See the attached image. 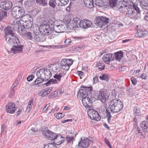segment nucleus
<instances>
[{
    "instance_id": "obj_1",
    "label": "nucleus",
    "mask_w": 148,
    "mask_h": 148,
    "mask_svg": "<svg viewBox=\"0 0 148 148\" xmlns=\"http://www.w3.org/2000/svg\"><path fill=\"white\" fill-rule=\"evenodd\" d=\"M4 32L6 41L12 47L11 49V52L14 54L22 53L23 46L21 45L20 42L18 38L14 35L12 28L9 27H6Z\"/></svg>"
},
{
    "instance_id": "obj_2",
    "label": "nucleus",
    "mask_w": 148,
    "mask_h": 148,
    "mask_svg": "<svg viewBox=\"0 0 148 148\" xmlns=\"http://www.w3.org/2000/svg\"><path fill=\"white\" fill-rule=\"evenodd\" d=\"M109 107L111 112L117 113L123 109V105L120 100L116 98L110 101Z\"/></svg>"
},
{
    "instance_id": "obj_3",
    "label": "nucleus",
    "mask_w": 148,
    "mask_h": 148,
    "mask_svg": "<svg viewBox=\"0 0 148 148\" xmlns=\"http://www.w3.org/2000/svg\"><path fill=\"white\" fill-rule=\"evenodd\" d=\"M36 75L37 78L32 84V86L37 85V86H39L41 85L45 84V83L42 84V82L44 81H47L46 77L44 72V69H40L36 73Z\"/></svg>"
},
{
    "instance_id": "obj_4",
    "label": "nucleus",
    "mask_w": 148,
    "mask_h": 148,
    "mask_svg": "<svg viewBox=\"0 0 148 148\" xmlns=\"http://www.w3.org/2000/svg\"><path fill=\"white\" fill-rule=\"evenodd\" d=\"M135 11L138 14H140L141 11L138 6L131 5L130 3L128 5L127 11L126 13V15L132 19L135 18L136 16Z\"/></svg>"
},
{
    "instance_id": "obj_5",
    "label": "nucleus",
    "mask_w": 148,
    "mask_h": 148,
    "mask_svg": "<svg viewBox=\"0 0 148 148\" xmlns=\"http://www.w3.org/2000/svg\"><path fill=\"white\" fill-rule=\"evenodd\" d=\"M92 87H81V88L78 92V97L83 98L88 96V94L92 93Z\"/></svg>"
},
{
    "instance_id": "obj_6",
    "label": "nucleus",
    "mask_w": 148,
    "mask_h": 148,
    "mask_svg": "<svg viewBox=\"0 0 148 148\" xmlns=\"http://www.w3.org/2000/svg\"><path fill=\"white\" fill-rule=\"evenodd\" d=\"M50 25L44 24L41 25L39 29L40 33L44 34L45 36L52 34L53 33V27Z\"/></svg>"
},
{
    "instance_id": "obj_7",
    "label": "nucleus",
    "mask_w": 148,
    "mask_h": 148,
    "mask_svg": "<svg viewBox=\"0 0 148 148\" xmlns=\"http://www.w3.org/2000/svg\"><path fill=\"white\" fill-rule=\"evenodd\" d=\"M94 99V97L91 93L89 94L88 96L84 97L82 99V101L83 105L87 108H90L92 106L91 101Z\"/></svg>"
},
{
    "instance_id": "obj_8",
    "label": "nucleus",
    "mask_w": 148,
    "mask_h": 148,
    "mask_svg": "<svg viewBox=\"0 0 148 148\" xmlns=\"http://www.w3.org/2000/svg\"><path fill=\"white\" fill-rule=\"evenodd\" d=\"M110 19L108 18L103 16H99L95 20V24L99 27H102L103 25H104L109 23Z\"/></svg>"
},
{
    "instance_id": "obj_9",
    "label": "nucleus",
    "mask_w": 148,
    "mask_h": 148,
    "mask_svg": "<svg viewBox=\"0 0 148 148\" xmlns=\"http://www.w3.org/2000/svg\"><path fill=\"white\" fill-rule=\"evenodd\" d=\"M88 114L90 118L96 121H99L101 119V117L98 112L95 110L92 109L88 112Z\"/></svg>"
},
{
    "instance_id": "obj_10",
    "label": "nucleus",
    "mask_w": 148,
    "mask_h": 148,
    "mask_svg": "<svg viewBox=\"0 0 148 148\" xmlns=\"http://www.w3.org/2000/svg\"><path fill=\"white\" fill-rule=\"evenodd\" d=\"M73 63L72 59H63L60 63L61 68L66 71H67L69 69L70 66Z\"/></svg>"
},
{
    "instance_id": "obj_11",
    "label": "nucleus",
    "mask_w": 148,
    "mask_h": 148,
    "mask_svg": "<svg viewBox=\"0 0 148 148\" xmlns=\"http://www.w3.org/2000/svg\"><path fill=\"white\" fill-rule=\"evenodd\" d=\"M34 32L35 41L38 42H43L46 40L47 37L44 34L40 33V34L38 32L34 31Z\"/></svg>"
},
{
    "instance_id": "obj_12",
    "label": "nucleus",
    "mask_w": 148,
    "mask_h": 148,
    "mask_svg": "<svg viewBox=\"0 0 148 148\" xmlns=\"http://www.w3.org/2000/svg\"><path fill=\"white\" fill-rule=\"evenodd\" d=\"M43 134L45 136L46 138L48 140H54L55 136L56 134L49 130H45L43 132Z\"/></svg>"
},
{
    "instance_id": "obj_13",
    "label": "nucleus",
    "mask_w": 148,
    "mask_h": 148,
    "mask_svg": "<svg viewBox=\"0 0 148 148\" xmlns=\"http://www.w3.org/2000/svg\"><path fill=\"white\" fill-rule=\"evenodd\" d=\"M99 93V95L98 97L99 99L102 102H105L108 99L109 95L107 94L106 91L103 90H101Z\"/></svg>"
},
{
    "instance_id": "obj_14",
    "label": "nucleus",
    "mask_w": 148,
    "mask_h": 148,
    "mask_svg": "<svg viewBox=\"0 0 148 148\" xmlns=\"http://www.w3.org/2000/svg\"><path fill=\"white\" fill-rule=\"evenodd\" d=\"M92 25V23L87 20H83L80 21L79 24V26L85 29L90 27Z\"/></svg>"
},
{
    "instance_id": "obj_15",
    "label": "nucleus",
    "mask_w": 148,
    "mask_h": 148,
    "mask_svg": "<svg viewBox=\"0 0 148 148\" xmlns=\"http://www.w3.org/2000/svg\"><path fill=\"white\" fill-rule=\"evenodd\" d=\"M6 111L10 114L14 112L16 109L15 104L12 102H9L5 106Z\"/></svg>"
},
{
    "instance_id": "obj_16",
    "label": "nucleus",
    "mask_w": 148,
    "mask_h": 148,
    "mask_svg": "<svg viewBox=\"0 0 148 148\" xmlns=\"http://www.w3.org/2000/svg\"><path fill=\"white\" fill-rule=\"evenodd\" d=\"M130 4V3L128 0L123 1H122V5L119 8V10L121 12L123 13L126 15V13L127 11L128 5Z\"/></svg>"
},
{
    "instance_id": "obj_17",
    "label": "nucleus",
    "mask_w": 148,
    "mask_h": 148,
    "mask_svg": "<svg viewBox=\"0 0 148 148\" xmlns=\"http://www.w3.org/2000/svg\"><path fill=\"white\" fill-rule=\"evenodd\" d=\"M113 54L107 53L104 55L102 58L103 61L107 64H109L111 61H113L114 60V58L112 57Z\"/></svg>"
},
{
    "instance_id": "obj_18",
    "label": "nucleus",
    "mask_w": 148,
    "mask_h": 148,
    "mask_svg": "<svg viewBox=\"0 0 148 148\" xmlns=\"http://www.w3.org/2000/svg\"><path fill=\"white\" fill-rule=\"evenodd\" d=\"M12 6V3L11 2L6 0L4 2L1 3V8L3 10H8L11 8Z\"/></svg>"
},
{
    "instance_id": "obj_19",
    "label": "nucleus",
    "mask_w": 148,
    "mask_h": 148,
    "mask_svg": "<svg viewBox=\"0 0 148 148\" xmlns=\"http://www.w3.org/2000/svg\"><path fill=\"white\" fill-rule=\"evenodd\" d=\"M54 140H55L53 143L56 145H59L62 143L64 141L65 138L60 135H57L55 136Z\"/></svg>"
},
{
    "instance_id": "obj_20",
    "label": "nucleus",
    "mask_w": 148,
    "mask_h": 148,
    "mask_svg": "<svg viewBox=\"0 0 148 148\" xmlns=\"http://www.w3.org/2000/svg\"><path fill=\"white\" fill-rule=\"evenodd\" d=\"M61 65L60 63H55L50 66L49 68L50 70L54 72H57L61 69Z\"/></svg>"
},
{
    "instance_id": "obj_21",
    "label": "nucleus",
    "mask_w": 148,
    "mask_h": 148,
    "mask_svg": "<svg viewBox=\"0 0 148 148\" xmlns=\"http://www.w3.org/2000/svg\"><path fill=\"white\" fill-rule=\"evenodd\" d=\"M80 21V20L79 18H73L72 22L70 24V26L73 28L78 27Z\"/></svg>"
},
{
    "instance_id": "obj_22",
    "label": "nucleus",
    "mask_w": 148,
    "mask_h": 148,
    "mask_svg": "<svg viewBox=\"0 0 148 148\" xmlns=\"http://www.w3.org/2000/svg\"><path fill=\"white\" fill-rule=\"evenodd\" d=\"M53 33L54 31L58 33H61L64 32V29L63 26L62 25H56L54 27H53Z\"/></svg>"
},
{
    "instance_id": "obj_23",
    "label": "nucleus",
    "mask_w": 148,
    "mask_h": 148,
    "mask_svg": "<svg viewBox=\"0 0 148 148\" xmlns=\"http://www.w3.org/2000/svg\"><path fill=\"white\" fill-rule=\"evenodd\" d=\"M18 6H15L13 7L11 10V14L12 16L14 18H18L19 16L18 10Z\"/></svg>"
},
{
    "instance_id": "obj_24",
    "label": "nucleus",
    "mask_w": 148,
    "mask_h": 148,
    "mask_svg": "<svg viewBox=\"0 0 148 148\" xmlns=\"http://www.w3.org/2000/svg\"><path fill=\"white\" fill-rule=\"evenodd\" d=\"M147 34V31L145 30H143L139 29L136 33L135 36L137 37L141 38L146 36Z\"/></svg>"
},
{
    "instance_id": "obj_25",
    "label": "nucleus",
    "mask_w": 148,
    "mask_h": 148,
    "mask_svg": "<svg viewBox=\"0 0 148 148\" xmlns=\"http://www.w3.org/2000/svg\"><path fill=\"white\" fill-rule=\"evenodd\" d=\"M84 5L87 7L92 8L94 7L93 0H84Z\"/></svg>"
},
{
    "instance_id": "obj_26",
    "label": "nucleus",
    "mask_w": 148,
    "mask_h": 148,
    "mask_svg": "<svg viewBox=\"0 0 148 148\" xmlns=\"http://www.w3.org/2000/svg\"><path fill=\"white\" fill-rule=\"evenodd\" d=\"M140 126L144 132L148 133V123L147 121H142L140 124Z\"/></svg>"
},
{
    "instance_id": "obj_27",
    "label": "nucleus",
    "mask_w": 148,
    "mask_h": 148,
    "mask_svg": "<svg viewBox=\"0 0 148 148\" xmlns=\"http://www.w3.org/2000/svg\"><path fill=\"white\" fill-rule=\"evenodd\" d=\"M140 3L142 9L145 10L148 9V0H140Z\"/></svg>"
},
{
    "instance_id": "obj_28",
    "label": "nucleus",
    "mask_w": 148,
    "mask_h": 148,
    "mask_svg": "<svg viewBox=\"0 0 148 148\" xmlns=\"http://www.w3.org/2000/svg\"><path fill=\"white\" fill-rule=\"evenodd\" d=\"M123 56V53L121 51L115 53L114 54H113V55L114 56H115V58L116 60L119 61L121 60Z\"/></svg>"
},
{
    "instance_id": "obj_29",
    "label": "nucleus",
    "mask_w": 148,
    "mask_h": 148,
    "mask_svg": "<svg viewBox=\"0 0 148 148\" xmlns=\"http://www.w3.org/2000/svg\"><path fill=\"white\" fill-rule=\"evenodd\" d=\"M44 72L47 80L51 76L52 73L47 68L44 69Z\"/></svg>"
},
{
    "instance_id": "obj_30",
    "label": "nucleus",
    "mask_w": 148,
    "mask_h": 148,
    "mask_svg": "<svg viewBox=\"0 0 148 148\" xmlns=\"http://www.w3.org/2000/svg\"><path fill=\"white\" fill-rule=\"evenodd\" d=\"M36 1L37 4L42 6H47L48 5V1L46 0H36Z\"/></svg>"
},
{
    "instance_id": "obj_31",
    "label": "nucleus",
    "mask_w": 148,
    "mask_h": 148,
    "mask_svg": "<svg viewBox=\"0 0 148 148\" xmlns=\"http://www.w3.org/2000/svg\"><path fill=\"white\" fill-rule=\"evenodd\" d=\"M31 19H33V18L32 17V16L29 14H24L21 18L22 21L25 22L29 21V20H31Z\"/></svg>"
},
{
    "instance_id": "obj_32",
    "label": "nucleus",
    "mask_w": 148,
    "mask_h": 148,
    "mask_svg": "<svg viewBox=\"0 0 148 148\" xmlns=\"http://www.w3.org/2000/svg\"><path fill=\"white\" fill-rule=\"evenodd\" d=\"M7 16V12L2 10H0V21Z\"/></svg>"
},
{
    "instance_id": "obj_33",
    "label": "nucleus",
    "mask_w": 148,
    "mask_h": 148,
    "mask_svg": "<svg viewBox=\"0 0 148 148\" xmlns=\"http://www.w3.org/2000/svg\"><path fill=\"white\" fill-rule=\"evenodd\" d=\"M22 34L27 39L32 40L33 38L31 32H27L26 33H22Z\"/></svg>"
},
{
    "instance_id": "obj_34",
    "label": "nucleus",
    "mask_w": 148,
    "mask_h": 148,
    "mask_svg": "<svg viewBox=\"0 0 148 148\" xmlns=\"http://www.w3.org/2000/svg\"><path fill=\"white\" fill-rule=\"evenodd\" d=\"M18 10L19 18H21L25 14V12L23 8H21L18 6Z\"/></svg>"
},
{
    "instance_id": "obj_35",
    "label": "nucleus",
    "mask_w": 148,
    "mask_h": 148,
    "mask_svg": "<svg viewBox=\"0 0 148 148\" xmlns=\"http://www.w3.org/2000/svg\"><path fill=\"white\" fill-rule=\"evenodd\" d=\"M59 82L57 79H50L47 82L45 83V84L47 86H48V85L50 84L51 83L52 84H55L58 83Z\"/></svg>"
},
{
    "instance_id": "obj_36",
    "label": "nucleus",
    "mask_w": 148,
    "mask_h": 148,
    "mask_svg": "<svg viewBox=\"0 0 148 148\" xmlns=\"http://www.w3.org/2000/svg\"><path fill=\"white\" fill-rule=\"evenodd\" d=\"M58 92H60V91H55L51 93L49 96V99H53L55 97H57L58 95Z\"/></svg>"
},
{
    "instance_id": "obj_37",
    "label": "nucleus",
    "mask_w": 148,
    "mask_h": 148,
    "mask_svg": "<svg viewBox=\"0 0 148 148\" xmlns=\"http://www.w3.org/2000/svg\"><path fill=\"white\" fill-rule=\"evenodd\" d=\"M99 78L100 79L105 80L106 82L109 81V76L105 74L101 75V76H100Z\"/></svg>"
},
{
    "instance_id": "obj_38",
    "label": "nucleus",
    "mask_w": 148,
    "mask_h": 148,
    "mask_svg": "<svg viewBox=\"0 0 148 148\" xmlns=\"http://www.w3.org/2000/svg\"><path fill=\"white\" fill-rule=\"evenodd\" d=\"M29 20V21H27L25 22V26L28 28H30L32 27L33 23V19Z\"/></svg>"
},
{
    "instance_id": "obj_39",
    "label": "nucleus",
    "mask_w": 148,
    "mask_h": 148,
    "mask_svg": "<svg viewBox=\"0 0 148 148\" xmlns=\"http://www.w3.org/2000/svg\"><path fill=\"white\" fill-rule=\"evenodd\" d=\"M63 76V73H60L59 74L57 73L55 74L53 76V77L55 79H57L58 82H60L61 77Z\"/></svg>"
},
{
    "instance_id": "obj_40",
    "label": "nucleus",
    "mask_w": 148,
    "mask_h": 148,
    "mask_svg": "<svg viewBox=\"0 0 148 148\" xmlns=\"http://www.w3.org/2000/svg\"><path fill=\"white\" fill-rule=\"evenodd\" d=\"M44 148H57V147L55 143H49L47 145H45Z\"/></svg>"
},
{
    "instance_id": "obj_41",
    "label": "nucleus",
    "mask_w": 148,
    "mask_h": 148,
    "mask_svg": "<svg viewBox=\"0 0 148 148\" xmlns=\"http://www.w3.org/2000/svg\"><path fill=\"white\" fill-rule=\"evenodd\" d=\"M56 21L55 20V19L53 18H50L48 22L49 24L48 25H50L51 26L54 27L55 26L56 24Z\"/></svg>"
},
{
    "instance_id": "obj_42",
    "label": "nucleus",
    "mask_w": 148,
    "mask_h": 148,
    "mask_svg": "<svg viewBox=\"0 0 148 148\" xmlns=\"http://www.w3.org/2000/svg\"><path fill=\"white\" fill-rule=\"evenodd\" d=\"M49 6L53 8H55L56 7L55 0H49L48 4Z\"/></svg>"
},
{
    "instance_id": "obj_43",
    "label": "nucleus",
    "mask_w": 148,
    "mask_h": 148,
    "mask_svg": "<svg viewBox=\"0 0 148 148\" xmlns=\"http://www.w3.org/2000/svg\"><path fill=\"white\" fill-rule=\"evenodd\" d=\"M109 5L112 8H113L116 5L117 0H109Z\"/></svg>"
},
{
    "instance_id": "obj_44",
    "label": "nucleus",
    "mask_w": 148,
    "mask_h": 148,
    "mask_svg": "<svg viewBox=\"0 0 148 148\" xmlns=\"http://www.w3.org/2000/svg\"><path fill=\"white\" fill-rule=\"evenodd\" d=\"M94 3L96 6L99 7L103 6L104 4L103 3L101 0H95Z\"/></svg>"
},
{
    "instance_id": "obj_45",
    "label": "nucleus",
    "mask_w": 148,
    "mask_h": 148,
    "mask_svg": "<svg viewBox=\"0 0 148 148\" xmlns=\"http://www.w3.org/2000/svg\"><path fill=\"white\" fill-rule=\"evenodd\" d=\"M138 108L137 106H135L134 108V115H140V113L139 110L138 109Z\"/></svg>"
},
{
    "instance_id": "obj_46",
    "label": "nucleus",
    "mask_w": 148,
    "mask_h": 148,
    "mask_svg": "<svg viewBox=\"0 0 148 148\" xmlns=\"http://www.w3.org/2000/svg\"><path fill=\"white\" fill-rule=\"evenodd\" d=\"M39 94L40 95L44 97L47 95L48 94L46 91L45 90V89H44L40 91Z\"/></svg>"
},
{
    "instance_id": "obj_47",
    "label": "nucleus",
    "mask_w": 148,
    "mask_h": 148,
    "mask_svg": "<svg viewBox=\"0 0 148 148\" xmlns=\"http://www.w3.org/2000/svg\"><path fill=\"white\" fill-rule=\"evenodd\" d=\"M33 103V100H32L31 101H29V104L28 106H27L26 110V112L27 113H29L30 112V108L32 107V106L31 105V103Z\"/></svg>"
},
{
    "instance_id": "obj_48",
    "label": "nucleus",
    "mask_w": 148,
    "mask_h": 148,
    "mask_svg": "<svg viewBox=\"0 0 148 148\" xmlns=\"http://www.w3.org/2000/svg\"><path fill=\"white\" fill-rule=\"evenodd\" d=\"M64 116V114L62 113H57L56 116V118L58 119H60L63 118Z\"/></svg>"
},
{
    "instance_id": "obj_49",
    "label": "nucleus",
    "mask_w": 148,
    "mask_h": 148,
    "mask_svg": "<svg viewBox=\"0 0 148 148\" xmlns=\"http://www.w3.org/2000/svg\"><path fill=\"white\" fill-rule=\"evenodd\" d=\"M73 136L69 137V136H67L66 138V139L67 140V143H70L73 141Z\"/></svg>"
},
{
    "instance_id": "obj_50",
    "label": "nucleus",
    "mask_w": 148,
    "mask_h": 148,
    "mask_svg": "<svg viewBox=\"0 0 148 148\" xmlns=\"http://www.w3.org/2000/svg\"><path fill=\"white\" fill-rule=\"evenodd\" d=\"M134 116H135L134 118V121L135 123V125H136L137 124V121L138 119H139L140 118V115H137L136 114V115H134Z\"/></svg>"
},
{
    "instance_id": "obj_51",
    "label": "nucleus",
    "mask_w": 148,
    "mask_h": 148,
    "mask_svg": "<svg viewBox=\"0 0 148 148\" xmlns=\"http://www.w3.org/2000/svg\"><path fill=\"white\" fill-rule=\"evenodd\" d=\"M61 6H64L66 5L69 2V0H61Z\"/></svg>"
},
{
    "instance_id": "obj_52",
    "label": "nucleus",
    "mask_w": 148,
    "mask_h": 148,
    "mask_svg": "<svg viewBox=\"0 0 148 148\" xmlns=\"http://www.w3.org/2000/svg\"><path fill=\"white\" fill-rule=\"evenodd\" d=\"M135 133L136 135L140 138H142L145 137V136L143 134L142 131L138 133L135 132Z\"/></svg>"
},
{
    "instance_id": "obj_53",
    "label": "nucleus",
    "mask_w": 148,
    "mask_h": 148,
    "mask_svg": "<svg viewBox=\"0 0 148 148\" xmlns=\"http://www.w3.org/2000/svg\"><path fill=\"white\" fill-rule=\"evenodd\" d=\"M20 28L21 31L23 32L22 33H26L27 29H28L27 27H25V26L23 25H21Z\"/></svg>"
},
{
    "instance_id": "obj_54",
    "label": "nucleus",
    "mask_w": 148,
    "mask_h": 148,
    "mask_svg": "<svg viewBox=\"0 0 148 148\" xmlns=\"http://www.w3.org/2000/svg\"><path fill=\"white\" fill-rule=\"evenodd\" d=\"M71 42V40L69 38L66 39L64 42V43H65V45L66 46H67L68 45H69Z\"/></svg>"
},
{
    "instance_id": "obj_55",
    "label": "nucleus",
    "mask_w": 148,
    "mask_h": 148,
    "mask_svg": "<svg viewBox=\"0 0 148 148\" xmlns=\"http://www.w3.org/2000/svg\"><path fill=\"white\" fill-rule=\"evenodd\" d=\"M132 5L135 6H138L137 4L139 2L138 0H130Z\"/></svg>"
},
{
    "instance_id": "obj_56",
    "label": "nucleus",
    "mask_w": 148,
    "mask_h": 148,
    "mask_svg": "<svg viewBox=\"0 0 148 148\" xmlns=\"http://www.w3.org/2000/svg\"><path fill=\"white\" fill-rule=\"evenodd\" d=\"M131 80L132 83L134 85H136L137 84V81L136 79L134 77H132L131 78Z\"/></svg>"
},
{
    "instance_id": "obj_57",
    "label": "nucleus",
    "mask_w": 148,
    "mask_h": 148,
    "mask_svg": "<svg viewBox=\"0 0 148 148\" xmlns=\"http://www.w3.org/2000/svg\"><path fill=\"white\" fill-rule=\"evenodd\" d=\"M52 89L53 88L52 87H50L45 89V90L46 91L47 93L49 94L52 91Z\"/></svg>"
},
{
    "instance_id": "obj_58",
    "label": "nucleus",
    "mask_w": 148,
    "mask_h": 148,
    "mask_svg": "<svg viewBox=\"0 0 148 148\" xmlns=\"http://www.w3.org/2000/svg\"><path fill=\"white\" fill-rule=\"evenodd\" d=\"M34 78V76L33 75H31L28 76L27 78V80L30 82Z\"/></svg>"
},
{
    "instance_id": "obj_59",
    "label": "nucleus",
    "mask_w": 148,
    "mask_h": 148,
    "mask_svg": "<svg viewBox=\"0 0 148 148\" xmlns=\"http://www.w3.org/2000/svg\"><path fill=\"white\" fill-rule=\"evenodd\" d=\"M61 0H55V4L58 6H61Z\"/></svg>"
},
{
    "instance_id": "obj_60",
    "label": "nucleus",
    "mask_w": 148,
    "mask_h": 148,
    "mask_svg": "<svg viewBox=\"0 0 148 148\" xmlns=\"http://www.w3.org/2000/svg\"><path fill=\"white\" fill-rule=\"evenodd\" d=\"M104 141L108 146H110V145L111 144H110L109 141L108 139L106 138H104Z\"/></svg>"
},
{
    "instance_id": "obj_61",
    "label": "nucleus",
    "mask_w": 148,
    "mask_h": 148,
    "mask_svg": "<svg viewBox=\"0 0 148 148\" xmlns=\"http://www.w3.org/2000/svg\"><path fill=\"white\" fill-rule=\"evenodd\" d=\"M147 10V11L145 14V15L144 16V18L145 20L148 21V9Z\"/></svg>"
},
{
    "instance_id": "obj_62",
    "label": "nucleus",
    "mask_w": 148,
    "mask_h": 148,
    "mask_svg": "<svg viewBox=\"0 0 148 148\" xmlns=\"http://www.w3.org/2000/svg\"><path fill=\"white\" fill-rule=\"evenodd\" d=\"M134 129L135 130L136 132H135L138 133L139 132H141L142 130L140 129L136 125L135 126Z\"/></svg>"
},
{
    "instance_id": "obj_63",
    "label": "nucleus",
    "mask_w": 148,
    "mask_h": 148,
    "mask_svg": "<svg viewBox=\"0 0 148 148\" xmlns=\"http://www.w3.org/2000/svg\"><path fill=\"white\" fill-rule=\"evenodd\" d=\"M106 117H112L110 113V112H109V110L108 111L107 110V109L106 110Z\"/></svg>"
},
{
    "instance_id": "obj_64",
    "label": "nucleus",
    "mask_w": 148,
    "mask_h": 148,
    "mask_svg": "<svg viewBox=\"0 0 148 148\" xmlns=\"http://www.w3.org/2000/svg\"><path fill=\"white\" fill-rule=\"evenodd\" d=\"M80 77H82L84 75V73L82 71H77Z\"/></svg>"
}]
</instances>
